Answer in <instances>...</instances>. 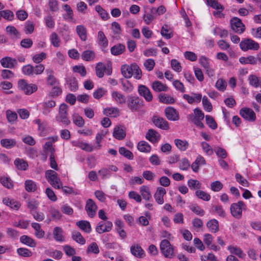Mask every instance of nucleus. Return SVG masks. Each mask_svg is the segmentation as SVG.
Wrapping results in <instances>:
<instances>
[{
    "instance_id": "obj_1",
    "label": "nucleus",
    "mask_w": 261,
    "mask_h": 261,
    "mask_svg": "<svg viewBox=\"0 0 261 261\" xmlns=\"http://www.w3.org/2000/svg\"><path fill=\"white\" fill-rule=\"evenodd\" d=\"M127 107L132 112L139 111L144 106V101L140 97L133 95L127 96Z\"/></svg>"
},
{
    "instance_id": "obj_2",
    "label": "nucleus",
    "mask_w": 261,
    "mask_h": 261,
    "mask_svg": "<svg viewBox=\"0 0 261 261\" xmlns=\"http://www.w3.org/2000/svg\"><path fill=\"white\" fill-rule=\"evenodd\" d=\"M68 106L64 103L60 106L58 114L56 117V120L58 122L65 125H68L70 123L68 114Z\"/></svg>"
},
{
    "instance_id": "obj_3",
    "label": "nucleus",
    "mask_w": 261,
    "mask_h": 261,
    "mask_svg": "<svg viewBox=\"0 0 261 261\" xmlns=\"http://www.w3.org/2000/svg\"><path fill=\"white\" fill-rule=\"evenodd\" d=\"M45 175L48 182L55 188H61L62 183L58 176V173L54 170H47L45 171Z\"/></svg>"
},
{
    "instance_id": "obj_4",
    "label": "nucleus",
    "mask_w": 261,
    "mask_h": 261,
    "mask_svg": "<svg viewBox=\"0 0 261 261\" xmlns=\"http://www.w3.org/2000/svg\"><path fill=\"white\" fill-rule=\"evenodd\" d=\"M246 210V205L243 201H239L237 203H232L230 207L231 215L237 219H240L242 218V211Z\"/></svg>"
},
{
    "instance_id": "obj_5",
    "label": "nucleus",
    "mask_w": 261,
    "mask_h": 261,
    "mask_svg": "<svg viewBox=\"0 0 261 261\" xmlns=\"http://www.w3.org/2000/svg\"><path fill=\"white\" fill-rule=\"evenodd\" d=\"M194 115L190 114L188 116V119L190 120L197 126L203 128L204 127L202 120L204 118V113L199 108H195L194 110Z\"/></svg>"
},
{
    "instance_id": "obj_6",
    "label": "nucleus",
    "mask_w": 261,
    "mask_h": 261,
    "mask_svg": "<svg viewBox=\"0 0 261 261\" xmlns=\"http://www.w3.org/2000/svg\"><path fill=\"white\" fill-rule=\"evenodd\" d=\"M160 250L166 258H172L174 256V247L167 240H163L160 243Z\"/></svg>"
},
{
    "instance_id": "obj_7",
    "label": "nucleus",
    "mask_w": 261,
    "mask_h": 261,
    "mask_svg": "<svg viewBox=\"0 0 261 261\" xmlns=\"http://www.w3.org/2000/svg\"><path fill=\"white\" fill-rule=\"evenodd\" d=\"M18 87L25 94L30 95L37 90V86L34 84H28L24 80H20L18 82Z\"/></svg>"
},
{
    "instance_id": "obj_8",
    "label": "nucleus",
    "mask_w": 261,
    "mask_h": 261,
    "mask_svg": "<svg viewBox=\"0 0 261 261\" xmlns=\"http://www.w3.org/2000/svg\"><path fill=\"white\" fill-rule=\"evenodd\" d=\"M241 49L245 51L248 50H257L259 47V44L251 39H245L240 43Z\"/></svg>"
},
{
    "instance_id": "obj_9",
    "label": "nucleus",
    "mask_w": 261,
    "mask_h": 261,
    "mask_svg": "<svg viewBox=\"0 0 261 261\" xmlns=\"http://www.w3.org/2000/svg\"><path fill=\"white\" fill-rule=\"evenodd\" d=\"M230 25L232 30L237 33L242 34L245 31V25L238 17H233L230 20Z\"/></svg>"
},
{
    "instance_id": "obj_10",
    "label": "nucleus",
    "mask_w": 261,
    "mask_h": 261,
    "mask_svg": "<svg viewBox=\"0 0 261 261\" xmlns=\"http://www.w3.org/2000/svg\"><path fill=\"white\" fill-rule=\"evenodd\" d=\"M240 115L246 120L253 122L256 119L254 111L248 108H243L240 110Z\"/></svg>"
},
{
    "instance_id": "obj_11",
    "label": "nucleus",
    "mask_w": 261,
    "mask_h": 261,
    "mask_svg": "<svg viewBox=\"0 0 261 261\" xmlns=\"http://www.w3.org/2000/svg\"><path fill=\"white\" fill-rule=\"evenodd\" d=\"M113 224L111 221H100L96 226L95 230L99 234L103 232H109L111 230Z\"/></svg>"
},
{
    "instance_id": "obj_12",
    "label": "nucleus",
    "mask_w": 261,
    "mask_h": 261,
    "mask_svg": "<svg viewBox=\"0 0 261 261\" xmlns=\"http://www.w3.org/2000/svg\"><path fill=\"white\" fill-rule=\"evenodd\" d=\"M0 63L4 68L13 69L17 65V61L15 58L5 57L1 59Z\"/></svg>"
},
{
    "instance_id": "obj_13",
    "label": "nucleus",
    "mask_w": 261,
    "mask_h": 261,
    "mask_svg": "<svg viewBox=\"0 0 261 261\" xmlns=\"http://www.w3.org/2000/svg\"><path fill=\"white\" fill-rule=\"evenodd\" d=\"M138 91L139 95L143 97L146 101L150 102L152 101L153 99L152 94L146 86L142 85L139 86Z\"/></svg>"
},
{
    "instance_id": "obj_14",
    "label": "nucleus",
    "mask_w": 261,
    "mask_h": 261,
    "mask_svg": "<svg viewBox=\"0 0 261 261\" xmlns=\"http://www.w3.org/2000/svg\"><path fill=\"white\" fill-rule=\"evenodd\" d=\"M166 118L170 121H175L179 119V113L172 107H168L165 109Z\"/></svg>"
},
{
    "instance_id": "obj_15",
    "label": "nucleus",
    "mask_w": 261,
    "mask_h": 261,
    "mask_svg": "<svg viewBox=\"0 0 261 261\" xmlns=\"http://www.w3.org/2000/svg\"><path fill=\"white\" fill-rule=\"evenodd\" d=\"M97 208L96 203L92 199H89L87 200L85 206V210L90 217L93 218L95 216Z\"/></svg>"
},
{
    "instance_id": "obj_16",
    "label": "nucleus",
    "mask_w": 261,
    "mask_h": 261,
    "mask_svg": "<svg viewBox=\"0 0 261 261\" xmlns=\"http://www.w3.org/2000/svg\"><path fill=\"white\" fill-rule=\"evenodd\" d=\"M152 122L156 127L161 129L164 130L169 129L168 122L163 118L154 116L152 118Z\"/></svg>"
},
{
    "instance_id": "obj_17",
    "label": "nucleus",
    "mask_w": 261,
    "mask_h": 261,
    "mask_svg": "<svg viewBox=\"0 0 261 261\" xmlns=\"http://www.w3.org/2000/svg\"><path fill=\"white\" fill-rule=\"evenodd\" d=\"M166 194V190L161 187H158L154 194V198L159 204H162L164 202V196Z\"/></svg>"
},
{
    "instance_id": "obj_18",
    "label": "nucleus",
    "mask_w": 261,
    "mask_h": 261,
    "mask_svg": "<svg viewBox=\"0 0 261 261\" xmlns=\"http://www.w3.org/2000/svg\"><path fill=\"white\" fill-rule=\"evenodd\" d=\"M113 136L117 140H123L126 136L125 128L122 126H116L114 129Z\"/></svg>"
},
{
    "instance_id": "obj_19",
    "label": "nucleus",
    "mask_w": 261,
    "mask_h": 261,
    "mask_svg": "<svg viewBox=\"0 0 261 261\" xmlns=\"http://www.w3.org/2000/svg\"><path fill=\"white\" fill-rule=\"evenodd\" d=\"M146 138L152 143L158 142L161 138L160 134L155 130L150 129L146 134Z\"/></svg>"
},
{
    "instance_id": "obj_20",
    "label": "nucleus",
    "mask_w": 261,
    "mask_h": 261,
    "mask_svg": "<svg viewBox=\"0 0 261 261\" xmlns=\"http://www.w3.org/2000/svg\"><path fill=\"white\" fill-rule=\"evenodd\" d=\"M112 98L118 105H122L127 102L125 96L120 92L113 91L111 93Z\"/></svg>"
},
{
    "instance_id": "obj_21",
    "label": "nucleus",
    "mask_w": 261,
    "mask_h": 261,
    "mask_svg": "<svg viewBox=\"0 0 261 261\" xmlns=\"http://www.w3.org/2000/svg\"><path fill=\"white\" fill-rule=\"evenodd\" d=\"M130 252L133 255L138 258H142L145 256L144 250L138 244H135L130 247Z\"/></svg>"
},
{
    "instance_id": "obj_22",
    "label": "nucleus",
    "mask_w": 261,
    "mask_h": 261,
    "mask_svg": "<svg viewBox=\"0 0 261 261\" xmlns=\"http://www.w3.org/2000/svg\"><path fill=\"white\" fill-rule=\"evenodd\" d=\"M55 106L56 102L53 100L44 102L42 104V113L45 115H48Z\"/></svg>"
},
{
    "instance_id": "obj_23",
    "label": "nucleus",
    "mask_w": 261,
    "mask_h": 261,
    "mask_svg": "<svg viewBox=\"0 0 261 261\" xmlns=\"http://www.w3.org/2000/svg\"><path fill=\"white\" fill-rule=\"evenodd\" d=\"M76 32L81 39L83 41H86L87 39V31L86 27L83 25H78L76 27Z\"/></svg>"
},
{
    "instance_id": "obj_24",
    "label": "nucleus",
    "mask_w": 261,
    "mask_h": 261,
    "mask_svg": "<svg viewBox=\"0 0 261 261\" xmlns=\"http://www.w3.org/2000/svg\"><path fill=\"white\" fill-rule=\"evenodd\" d=\"M152 89L155 92H166L168 90V87L166 85L163 84L161 82L155 81L152 82L151 85Z\"/></svg>"
},
{
    "instance_id": "obj_25",
    "label": "nucleus",
    "mask_w": 261,
    "mask_h": 261,
    "mask_svg": "<svg viewBox=\"0 0 261 261\" xmlns=\"http://www.w3.org/2000/svg\"><path fill=\"white\" fill-rule=\"evenodd\" d=\"M53 236L55 240L57 242H63L65 241L63 236V231L60 227L56 226L53 230Z\"/></svg>"
},
{
    "instance_id": "obj_26",
    "label": "nucleus",
    "mask_w": 261,
    "mask_h": 261,
    "mask_svg": "<svg viewBox=\"0 0 261 261\" xmlns=\"http://www.w3.org/2000/svg\"><path fill=\"white\" fill-rule=\"evenodd\" d=\"M122 74L126 79H129L133 76V63L130 65L125 64L121 67Z\"/></svg>"
},
{
    "instance_id": "obj_27",
    "label": "nucleus",
    "mask_w": 261,
    "mask_h": 261,
    "mask_svg": "<svg viewBox=\"0 0 261 261\" xmlns=\"http://www.w3.org/2000/svg\"><path fill=\"white\" fill-rule=\"evenodd\" d=\"M227 249L232 254L237 255L241 258H244L246 256V254L243 252V250L239 247L233 246H229Z\"/></svg>"
},
{
    "instance_id": "obj_28",
    "label": "nucleus",
    "mask_w": 261,
    "mask_h": 261,
    "mask_svg": "<svg viewBox=\"0 0 261 261\" xmlns=\"http://www.w3.org/2000/svg\"><path fill=\"white\" fill-rule=\"evenodd\" d=\"M125 51V46L122 44H116L111 48V53L114 56H118Z\"/></svg>"
},
{
    "instance_id": "obj_29",
    "label": "nucleus",
    "mask_w": 261,
    "mask_h": 261,
    "mask_svg": "<svg viewBox=\"0 0 261 261\" xmlns=\"http://www.w3.org/2000/svg\"><path fill=\"white\" fill-rule=\"evenodd\" d=\"M32 227L34 229L35 235L38 239L43 238L45 234L44 231L41 228V225L36 222H33L31 224Z\"/></svg>"
},
{
    "instance_id": "obj_30",
    "label": "nucleus",
    "mask_w": 261,
    "mask_h": 261,
    "mask_svg": "<svg viewBox=\"0 0 261 261\" xmlns=\"http://www.w3.org/2000/svg\"><path fill=\"white\" fill-rule=\"evenodd\" d=\"M76 225L83 231L87 233H90L91 231V227L90 223L85 220H81L76 223Z\"/></svg>"
},
{
    "instance_id": "obj_31",
    "label": "nucleus",
    "mask_w": 261,
    "mask_h": 261,
    "mask_svg": "<svg viewBox=\"0 0 261 261\" xmlns=\"http://www.w3.org/2000/svg\"><path fill=\"white\" fill-rule=\"evenodd\" d=\"M206 226L211 232L216 233L219 231L218 221L215 219H212L208 221L206 223Z\"/></svg>"
},
{
    "instance_id": "obj_32",
    "label": "nucleus",
    "mask_w": 261,
    "mask_h": 261,
    "mask_svg": "<svg viewBox=\"0 0 261 261\" xmlns=\"http://www.w3.org/2000/svg\"><path fill=\"white\" fill-rule=\"evenodd\" d=\"M20 241L22 244L31 247H35L36 246L35 241L32 238L26 235H23L20 237Z\"/></svg>"
},
{
    "instance_id": "obj_33",
    "label": "nucleus",
    "mask_w": 261,
    "mask_h": 261,
    "mask_svg": "<svg viewBox=\"0 0 261 261\" xmlns=\"http://www.w3.org/2000/svg\"><path fill=\"white\" fill-rule=\"evenodd\" d=\"M137 148L140 152L145 153L150 152L151 149V146L145 141L139 142Z\"/></svg>"
},
{
    "instance_id": "obj_34",
    "label": "nucleus",
    "mask_w": 261,
    "mask_h": 261,
    "mask_svg": "<svg viewBox=\"0 0 261 261\" xmlns=\"http://www.w3.org/2000/svg\"><path fill=\"white\" fill-rule=\"evenodd\" d=\"M103 113L106 116L113 117L119 115V110L116 107L107 108L103 110Z\"/></svg>"
},
{
    "instance_id": "obj_35",
    "label": "nucleus",
    "mask_w": 261,
    "mask_h": 261,
    "mask_svg": "<svg viewBox=\"0 0 261 261\" xmlns=\"http://www.w3.org/2000/svg\"><path fill=\"white\" fill-rule=\"evenodd\" d=\"M3 203L10 207L15 210H18L20 206V204L13 199H11L9 198H5L3 200Z\"/></svg>"
},
{
    "instance_id": "obj_36",
    "label": "nucleus",
    "mask_w": 261,
    "mask_h": 261,
    "mask_svg": "<svg viewBox=\"0 0 261 261\" xmlns=\"http://www.w3.org/2000/svg\"><path fill=\"white\" fill-rule=\"evenodd\" d=\"M174 143L177 148L181 151L186 150L189 146V144L188 141L179 139H175Z\"/></svg>"
},
{
    "instance_id": "obj_37",
    "label": "nucleus",
    "mask_w": 261,
    "mask_h": 261,
    "mask_svg": "<svg viewBox=\"0 0 261 261\" xmlns=\"http://www.w3.org/2000/svg\"><path fill=\"white\" fill-rule=\"evenodd\" d=\"M74 146L78 147L83 150L91 152L94 150V148L91 145L82 141L73 142Z\"/></svg>"
},
{
    "instance_id": "obj_38",
    "label": "nucleus",
    "mask_w": 261,
    "mask_h": 261,
    "mask_svg": "<svg viewBox=\"0 0 261 261\" xmlns=\"http://www.w3.org/2000/svg\"><path fill=\"white\" fill-rule=\"evenodd\" d=\"M1 144L7 149H10L16 145V142L13 139H3L1 141Z\"/></svg>"
},
{
    "instance_id": "obj_39",
    "label": "nucleus",
    "mask_w": 261,
    "mask_h": 261,
    "mask_svg": "<svg viewBox=\"0 0 261 261\" xmlns=\"http://www.w3.org/2000/svg\"><path fill=\"white\" fill-rule=\"evenodd\" d=\"M24 185L25 189L28 192H34L37 189L36 183L32 180H26Z\"/></svg>"
},
{
    "instance_id": "obj_40",
    "label": "nucleus",
    "mask_w": 261,
    "mask_h": 261,
    "mask_svg": "<svg viewBox=\"0 0 261 261\" xmlns=\"http://www.w3.org/2000/svg\"><path fill=\"white\" fill-rule=\"evenodd\" d=\"M95 57V54L92 50H87L82 53V58L86 61H92Z\"/></svg>"
},
{
    "instance_id": "obj_41",
    "label": "nucleus",
    "mask_w": 261,
    "mask_h": 261,
    "mask_svg": "<svg viewBox=\"0 0 261 261\" xmlns=\"http://www.w3.org/2000/svg\"><path fill=\"white\" fill-rule=\"evenodd\" d=\"M14 165L20 170H26L28 167L27 162L22 159H16L14 161Z\"/></svg>"
},
{
    "instance_id": "obj_42",
    "label": "nucleus",
    "mask_w": 261,
    "mask_h": 261,
    "mask_svg": "<svg viewBox=\"0 0 261 261\" xmlns=\"http://www.w3.org/2000/svg\"><path fill=\"white\" fill-rule=\"evenodd\" d=\"M159 98L160 101L164 103L172 104L175 102V100L172 96L166 94H160Z\"/></svg>"
},
{
    "instance_id": "obj_43",
    "label": "nucleus",
    "mask_w": 261,
    "mask_h": 261,
    "mask_svg": "<svg viewBox=\"0 0 261 261\" xmlns=\"http://www.w3.org/2000/svg\"><path fill=\"white\" fill-rule=\"evenodd\" d=\"M140 192L143 199L145 200H149L151 197L149 189L146 186H142L140 187Z\"/></svg>"
},
{
    "instance_id": "obj_44",
    "label": "nucleus",
    "mask_w": 261,
    "mask_h": 261,
    "mask_svg": "<svg viewBox=\"0 0 261 261\" xmlns=\"http://www.w3.org/2000/svg\"><path fill=\"white\" fill-rule=\"evenodd\" d=\"M106 70V66L103 63L99 62L96 64L95 67L96 74L98 77L101 78L104 76V73Z\"/></svg>"
},
{
    "instance_id": "obj_45",
    "label": "nucleus",
    "mask_w": 261,
    "mask_h": 261,
    "mask_svg": "<svg viewBox=\"0 0 261 261\" xmlns=\"http://www.w3.org/2000/svg\"><path fill=\"white\" fill-rule=\"evenodd\" d=\"M188 186L192 190L200 189L201 188V183L197 179H190L188 181Z\"/></svg>"
},
{
    "instance_id": "obj_46",
    "label": "nucleus",
    "mask_w": 261,
    "mask_h": 261,
    "mask_svg": "<svg viewBox=\"0 0 261 261\" xmlns=\"http://www.w3.org/2000/svg\"><path fill=\"white\" fill-rule=\"evenodd\" d=\"M239 61L243 64H255L256 63L257 60L254 56H250L247 57H241L239 59Z\"/></svg>"
},
{
    "instance_id": "obj_47",
    "label": "nucleus",
    "mask_w": 261,
    "mask_h": 261,
    "mask_svg": "<svg viewBox=\"0 0 261 261\" xmlns=\"http://www.w3.org/2000/svg\"><path fill=\"white\" fill-rule=\"evenodd\" d=\"M249 84L255 88H261V80L255 75H250L248 77Z\"/></svg>"
},
{
    "instance_id": "obj_48",
    "label": "nucleus",
    "mask_w": 261,
    "mask_h": 261,
    "mask_svg": "<svg viewBox=\"0 0 261 261\" xmlns=\"http://www.w3.org/2000/svg\"><path fill=\"white\" fill-rule=\"evenodd\" d=\"M72 238L77 243L82 245H83L86 243L85 239L83 237L81 233L79 231H73L72 233Z\"/></svg>"
},
{
    "instance_id": "obj_49",
    "label": "nucleus",
    "mask_w": 261,
    "mask_h": 261,
    "mask_svg": "<svg viewBox=\"0 0 261 261\" xmlns=\"http://www.w3.org/2000/svg\"><path fill=\"white\" fill-rule=\"evenodd\" d=\"M215 87L219 91L224 92L226 90L227 83L223 79H219L216 83Z\"/></svg>"
},
{
    "instance_id": "obj_50",
    "label": "nucleus",
    "mask_w": 261,
    "mask_h": 261,
    "mask_svg": "<svg viewBox=\"0 0 261 261\" xmlns=\"http://www.w3.org/2000/svg\"><path fill=\"white\" fill-rule=\"evenodd\" d=\"M98 40L99 44L103 47H106L108 45V41L102 31L98 32Z\"/></svg>"
},
{
    "instance_id": "obj_51",
    "label": "nucleus",
    "mask_w": 261,
    "mask_h": 261,
    "mask_svg": "<svg viewBox=\"0 0 261 261\" xmlns=\"http://www.w3.org/2000/svg\"><path fill=\"white\" fill-rule=\"evenodd\" d=\"M119 152L121 155L129 160H132L134 159L133 153L124 147H121L119 148Z\"/></svg>"
},
{
    "instance_id": "obj_52",
    "label": "nucleus",
    "mask_w": 261,
    "mask_h": 261,
    "mask_svg": "<svg viewBox=\"0 0 261 261\" xmlns=\"http://www.w3.org/2000/svg\"><path fill=\"white\" fill-rule=\"evenodd\" d=\"M34 71V66L31 64H27L22 67V72L25 75L33 76Z\"/></svg>"
},
{
    "instance_id": "obj_53",
    "label": "nucleus",
    "mask_w": 261,
    "mask_h": 261,
    "mask_svg": "<svg viewBox=\"0 0 261 261\" xmlns=\"http://www.w3.org/2000/svg\"><path fill=\"white\" fill-rule=\"evenodd\" d=\"M195 195L198 198L204 201H208L211 199V195L203 191L197 190Z\"/></svg>"
},
{
    "instance_id": "obj_54",
    "label": "nucleus",
    "mask_w": 261,
    "mask_h": 261,
    "mask_svg": "<svg viewBox=\"0 0 261 261\" xmlns=\"http://www.w3.org/2000/svg\"><path fill=\"white\" fill-rule=\"evenodd\" d=\"M50 40L53 45L55 47H58L60 45V39L55 32H53L50 36Z\"/></svg>"
},
{
    "instance_id": "obj_55",
    "label": "nucleus",
    "mask_w": 261,
    "mask_h": 261,
    "mask_svg": "<svg viewBox=\"0 0 261 261\" xmlns=\"http://www.w3.org/2000/svg\"><path fill=\"white\" fill-rule=\"evenodd\" d=\"M46 56L47 55L45 53L42 52L40 54L34 55L32 57V60L34 63L36 64H39L43 60L46 58Z\"/></svg>"
},
{
    "instance_id": "obj_56",
    "label": "nucleus",
    "mask_w": 261,
    "mask_h": 261,
    "mask_svg": "<svg viewBox=\"0 0 261 261\" xmlns=\"http://www.w3.org/2000/svg\"><path fill=\"white\" fill-rule=\"evenodd\" d=\"M69 89L71 91H75L78 88L77 81L74 77H69L67 81Z\"/></svg>"
},
{
    "instance_id": "obj_57",
    "label": "nucleus",
    "mask_w": 261,
    "mask_h": 261,
    "mask_svg": "<svg viewBox=\"0 0 261 261\" xmlns=\"http://www.w3.org/2000/svg\"><path fill=\"white\" fill-rule=\"evenodd\" d=\"M137 80H139L142 77V71L139 66L136 63H133V75Z\"/></svg>"
},
{
    "instance_id": "obj_58",
    "label": "nucleus",
    "mask_w": 261,
    "mask_h": 261,
    "mask_svg": "<svg viewBox=\"0 0 261 261\" xmlns=\"http://www.w3.org/2000/svg\"><path fill=\"white\" fill-rule=\"evenodd\" d=\"M190 209L197 215L202 216L204 214V211L202 210L197 204H192L189 206Z\"/></svg>"
},
{
    "instance_id": "obj_59",
    "label": "nucleus",
    "mask_w": 261,
    "mask_h": 261,
    "mask_svg": "<svg viewBox=\"0 0 261 261\" xmlns=\"http://www.w3.org/2000/svg\"><path fill=\"white\" fill-rule=\"evenodd\" d=\"M0 182L3 186L8 188L11 189L13 187V184L11 179L7 177H0Z\"/></svg>"
},
{
    "instance_id": "obj_60",
    "label": "nucleus",
    "mask_w": 261,
    "mask_h": 261,
    "mask_svg": "<svg viewBox=\"0 0 261 261\" xmlns=\"http://www.w3.org/2000/svg\"><path fill=\"white\" fill-rule=\"evenodd\" d=\"M34 24L33 21L28 20L25 23L24 31L26 34H31L34 31Z\"/></svg>"
},
{
    "instance_id": "obj_61",
    "label": "nucleus",
    "mask_w": 261,
    "mask_h": 261,
    "mask_svg": "<svg viewBox=\"0 0 261 261\" xmlns=\"http://www.w3.org/2000/svg\"><path fill=\"white\" fill-rule=\"evenodd\" d=\"M203 151L208 155H211L213 154V149L212 147L206 142H202L200 144Z\"/></svg>"
},
{
    "instance_id": "obj_62",
    "label": "nucleus",
    "mask_w": 261,
    "mask_h": 261,
    "mask_svg": "<svg viewBox=\"0 0 261 261\" xmlns=\"http://www.w3.org/2000/svg\"><path fill=\"white\" fill-rule=\"evenodd\" d=\"M205 120L206 124L211 129H216L217 128V124L211 116L206 115Z\"/></svg>"
},
{
    "instance_id": "obj_63",
    "label": "nucleus",
    "mask_w": 261,
    "mask_h": 261,
    "mask_svg": "<svg viewBox=\"0 0 261 261\" xmlns=\"http://www.w3.org/2000/svg\"><path fill=\"white\" fill-rule=\"evenodd\" d=\"M73 122L79 127H82L84 124L85 121L83 118L77 114L73 115Z\"/></svg>"
},
{
    "instance_id": "obj_64",
    "label": "nucleus",
    "mask_w": 261,
    "mask_h": 261,
    "mask_svg": "<svg viewBox=\"0 0 261 261\" xmlns=\"http://www.w3.org/2000/svg\"><path fill=\"white\" fill-rule=\"evenodd\" d=\"M6 234L8 237L13 239L17 238L19 236V233L18 231L11 227L7 228Z\"/></svg>"
}]
</instances>
